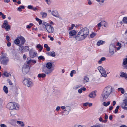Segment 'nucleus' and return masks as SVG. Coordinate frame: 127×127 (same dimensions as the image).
Returning <instances> with one entry per match:
<instances>
[{
  "mask_svg": "<svg viewBox=\"0 0 127 127\" xmlns=\"http://www.w3.org/2000/svg\"><path fill=\"white\" fill-rule=\"evenodd\" d=\"M40 14L42 16V18H45L47 15V13L46 12H41L40 13Z\"/></svg>",
  "mask_w": 127,
  "mask_h": 127,
  "instance_id": "nucleus-27",
  "label": "nucleus"
},
{
  "mask_svg": "<svg viewBox=\"0 0 127 127\" xmlns=\"http://www.w3.org/2000/svg\"><path fill=\"white\" fill-rule=\"evenodd\" d=\"M7 106L10 110H19V106L17 103L14 102H11L8 103Z\"/></svg>",
  "mask_w": 127,
  "mask_h": 127,
  "instance_id": "nucleus-2",
  "label": "nucleus"
},
{
  "mask_svg": "<svg viewBox=\"0 0 127 127\" xmlns=\"http://www.w3.org/2000/svg\"><path fill=\"white\" fill-rule=\"evenodd\" d=\"M91 127H100L98 125H95L93 126H92Z\"/></svg>",
  "mask_w": 127,
  "mask_h": 127,
  "instance_id": "nucleus-62",
  "label": "nucleus"
},
{
  "mask_svg": "<svg viewBox=\"0 0 127 127\" xmlns=\"http://www.w3.org/2000/svg\"><path fill=\"white\" fill-rule=\"evenodd\" d=\"M74 127H82V126L81 125H75Z\"/></svg>",
  "mask_w": 127,
  "mask_h": 127,
  "instance_id": "nucleus-59",
  "label": "nucleus"
},
{
  "mask_svg": "<svg viewBox=\"0 0 127 127\" xmlns=\"http://www.w3.org/2000/svg\"><path fill=\"white\" fill-rule=\"evenodd\" d=\"M71 108L69 106H66V109L67 111L69 112L71 110Z\"/></svg>",
  "mask_w": 127,
  "mask_h": 127,
  "instance_id": "nucleus-42",
  "label": "nucleus"
},
{
  "mask_svg": "<svg viewBox=\"0 0 127 127\" xmlns=\"http://www.w3.org/2000/svg\"><path fill=\"white\" fill-rule=\"evenodd\" d=\"M47 32L50 33H52L54 31V29L53 27L50 25L48 26L46 28Z\"/></svg>",
  "mask_w": 127,
  "mask_h": 127,
  "instance_id": "nucleus-12",
  "label": "nucleus"
},
{
  "mask_svg": "<svg viewBox=\"0 0 127 127\" xmlns=\"http://www.w3.org/2000/svg\"><path fill=\"white\" fill-rule=\"evenodd\" d=\"M51 14L53 16L56 17H58L59 16L58 12L57 11H53Z\"/></svg>",
  "mask_w": 127,
  "mask_h": 127,
  "instance_id": "nucleus-19",
  "label": "nucleus"
},
{
  "mask_svg": "<svg viewBox=\"0 0 127 127\" xmlns=\"http://www.w3.org/2000/svg\"><path fill=\"white\" fill-rule=\"evenodd\" d=\"M105 43V41H103L102 40H99L97 41V45L98 46H99L100 45L104 44Z\"/></svg>",
  "mask_w": 127,
  "mask_h": 127,
  "instance_id": "nucleus-20",
  "label": "nucleus"
},
{
  "mask_svg": "<svg viewBox=\"0 0 127 127\" xmlns=\"http://www.w3.org/2000/svg\"><path fill=\"white\" fill-rule=\"evenodd\" d=\"M127 74L124 72H122L121 73L120 76L121 77H127Z\"/></svg>",
  "mask_w": 127,
  "mask_h": 127,
  "instance_id": "nucleus-33",
  "label": "nucleus"
},
{
  "mask_svg": "<svg viewBox=\"0 0 127 127\" xmlns=\"http://www.w3.org/2000/svg\"><path fill=\"white\" fill-rule=\"evenodd\" d=\"M0 126L1 127H7L6 125L3 124H1L0 125Z\"/></svg>",
  "mask_w": 127,
  "mask_h": 127,
  "instance_id": "nucleus-56",
  "label": "nucleus"
},
{
  "mask_svg": "<svg viewBox=\"0 0 127 127\" xmlns=\"http://www.w3.org/2000/svg\"><path fill=\"white\" fill-rule=\"evenodd\" d=\"M14 110H11L10 112V113L11 115L12 116H14L16 114V111Z\"/></svg>",
  "mask_w": 127,
  "mask_h": 127,
  "instance_id": "nucleus-22",
  "label": "nucleus"
},
{
  "mask_svg": "<svg viewBox=\"0 0 127 127\" xmlns=\"http://www.w3.org/2000/svg\"><path fill=\"white\" fill-rule=\"evenodd\" d=\"M60 106H57L56 108V110L57 111H58L60 110Z\"/></svg>",
  "mask_w": 127,
  "mask_h": 127,
  "instance_id": "nucleus-55",
  "label": "nucleus"
},
{
  "mask_svg": "<svg viewBox=\"0 0 127 127\" xmlns=\"http://www.w3.org/2000/svg\"><path fill=\"white\" fill-rule=\"evenodd\" d=\"M110 103V102L109 101H108L107 103H106L105 102H103V105L104 106L106 107L109 105Z\"/></svg>",
  "mask_w": 127,
  "mask_h": 127,
  "instance_id": "nucleus-31",
  "label": "nucleus"
},
{
  "mask_svg": "<svg viewBox=\"0 0 127 127\" xmlns=\"http://www.w3.org/2000/svg\"><path fill=\"white\" fill-rule=\"evenodd\" d=\"M76 71L74 70H73L72 71H71L70 73V76L71 77H72L73 76V74L76 73Z\"/></svg>",
  "mask_w": 127,
  "mask_h": 127,
  "instance_id": "nucleus-38",
  "label": "nucleus"
},
{
  "mask_svg": "<svg viewBox=\"0 0 127 127\" xmlns=\"http://www.w3.org/2000/svg\"><path fill=\"white\" fill-rule=\"evenodd\" d=\"M122 105V107L124 109L127 110V99H125Z\"/></svg>",
  "mask_w": 127,
  "mask_h": 127,
  "instance_id": "nucleus-13",
  "label": "nucleus"
},
{
  "mask_svg": "<svg viewBox=\"0 0 127 127\" xmlns=\"http://www.w3.org/2000/svg\"><path fill=\"white\" fill-rule=\"evenodd\" d=\"M89 80L88 77L87 76H85L84 77V79L83 82L84 83L88 82L89 81Z\"/></svg>",
  "mask_w": 127,
  "mask_h": 127,
  "instance_id": "nucleus-23",
  "label": "nucleus"
},
{
  "mask_svg": "<svg viewBox=\"0 0 127 127\" xmlns=\"http://www.w3.org/2000/svg\"><path fill=\"white\" fill-rule=\"evenodd\" d=\"M80 32L86 37L89 34V30L86 28H85L82 29Z\"/></svg>",
  "mask_w": 127,
  "mask_h": 127,
  "instance_id": "nucleus-10",
  "label": "nucleus"
},
{
  "mask_svg": "<svg viewBox=\"0 0 127 127\" xmlns=\"http://www.w3.org/2000/svg\"><path fill=\"white\" fill-rule=\"evenodd\" d=\"M29 54L30 56L32 58H33L36 56V53L33 51H29Z\"/></svg>",
  "mask_w": 127,
  "mask_h": 127,
  "instance_id": "nucleus-17",
  "label": "nucleus"
},
{
  "mask_svg": "<svg viewBox=\"0 0 127 127\" xmlns=\"http://www.w3.org/2000/svg\"><path fill=\"white\" fill-rule=\"evenodd\" d=\"M23 83L24 85L28 87H31L32 86V83L29 78H26L23 81Z\"/></svg>",
  "mask_w": 127,
  "mask_h": 127,
  "instance_id": "nucleus-4",
  "label": "nucleus"
},
{
  "mask_svg": "<svg viewBox=\"0 0 127 127\" xmlns=\"http://www.w3.org/2000/svg\"><path fill=\"white\" fill-rule=\"evenodd\" d=\"M88 4L89 5H91L92 4L91 1L90 0H88Z\"/></svg>",
  "mask_w": 127,
  "mask_h": 127,
  "instance_id": "nucleus-61",
  "label": "nucleus"
},
{
  "mask_svg": "<svg viewBox=\"0 0 127 127\" xmlns=\"http://www.w3.org/2000/svg\"><path fill=\"white\" fill-rule=\"evenodd\" d=\"M116 46L113 44H111L109 46V53L111 55L114 53V51L116 52Z\"/></svg>",
  "mask_w": 127,
  "mask_h": 127,
  "instance_id": "nucleus-8",
  "label": "nucleus"
},
{
  "mask_svg": "<svg viewBox=\"0 0 127 127\" xmlns=\"http://www.w3.org/2000/svg\"><path fill=\"white\" fill-rule=\"evenodd\" d=\"M105 60L106 58L105 57H102L98 62V63L99 64H101L102 63V61H104Z\"/></svg>",
  "mask_w": 127,
  "mask_h": 127,
  "instance_id": "nucleus-30",
  "label": "nucleus"
},
{
  "mask_svg": "<svg viewBox=\"0 0 127 127\" xmlns=\"http://www.w3.org/2000/svg\"><path fill=\"white\" fill-rule=\"evenodd\" d=\"M89 104V102H87L86 103H84L83 104V106H87Z\"/></svg>",
  "mask_w": 127,
  "mask_h": 127,
  "instance_id": "nucleus-54",
  "label": "nucleus"
},
{
  "mask_svg": "<svg viewBox=\"0 0 127 127\" xmlns=\"http://www.w3.org/2000/svg\"><path fill=\"white\" fill-rule=\"evenodd\" d=\"M7 45L8 47H10L11 46V43L9 41L7 43Z\"/></svg>",
  "mask_w": 127,
  "mask_h": 127,
  "instance_id": "nucleus-60",
  "label": "nucleus"
},
{
  "mask_svg": "<svg viewBox=\"0 0 127 127\" xmlns=\"http://www.w3.org/2000/svg\"><path fill=\"white\" fill-rule=\"evenodd\" d=\"M112 91V88L110 86H108L103 89L101 95L103 100L105 101L108 98Z\"/></svg>",
  "mask_w": 127,
  "mask_h": 127,
  "instance_id": "nucleus-1",
  "label": "nucleus"
},
{
  "mask_svg": "<svg viewBox=\"0 0 127 127\" xmlns=\"http://www.w3.org/2000/svg\"><path fill=\"white\" fill-rule=\"evenodd\" d=\"M3 90L6 93H7L8 92V88L5 86H4Z\"/></svg>",
  "mask_w": 127,
  "mask_h": 127,
  "instance_id": "nucleus-32",
  "label": "nucleus"
},
{
  "mask_svg": "<svg viewBox=\"0 0 127 127\" xmlns=\"http://www.w3.org/2000/svg\"><path fill=\"white\" fill-rule=\"evenodd\" d=\"M18 38L21 40V44L23 45L25 43L26 41L23 37L21 36H18Z\"/></svg>",
  "mask_w": 127,
  "mask_h": 127,
  "instance_id": "nucleus-14",
  "label": "nucleus"
},
{
  "mask_svg": "<svg viewBox=\"0 0 127 127\" xmlns=\"http://www.w3.org/2000/svg\"><path fill=\"white\" fill-rule=\"evenodd\" d=\"M33 25L32 23H31L29 25L27 26L26 27L28 29H30L31 28V27L33 26Z\"/></svg>",
  "mask_w": 127,
  "mask_h": 127,
  "instance_id": "nucleus-44",
  "label": "nucleus"
},
{
  "mask_svg": "<svg viewBox=\"0 0 127 127\" xmlns=\"http://www.w3.org/2000/svg\"><path fill=\"white\" fill-rule=\"evenodd\" d=\"M2 28H4L5 29L6 31H9L10 29V27L9 25L8 24V22L7 21L5 20L3 25L1 26Z\"/></svg>",
  "mask_w": 127,
  "mask_h": 127,
  "instance_id": "nucleus-7",
  "label": "nucleus"
},
{
  "mask_svg": "<svg viewBox=\"0 0 127 127\" xmlns=\"http://www.w3.org/2000/svg\"><path fill=\"white\" fill-rule=\"evenodd\" d=\"M121 91V93L122 94H123L125 93V90L123 88Z\"/></svg>",
  "mask_w": 127,
  "mask_h": 127,
  "instance_id": "nucleus-58",
  "label": "nucleus"
},
{
  "mask_svg": "<svg viewBox=\"0 0 127 127\" xmlns=\"http://www.w3.org/2000/svg\"><path fill=\"white\" fill-rule=\"evenodd\" d=\"M52 63L51 62H48L45 64V68H52Z\"/></svg>",
  "mask_w": 127,
  "mask_h": 127,
  "instance_id": "nucleus-18",
  "label": "nucleus"
},
{
  "mask_svg": "<svg viewBox=\"0 0 127 127\" xmlns=\"http://www.w3.org/2000/svg\"><path fill=\"white\" fill-rule=\"evenodd\" d=\"M49 56L52 57H55L56 56L55 53L54 51H52L50 54Z\"/></svg>",
  "mask_w": 127,
  "mask_h": 127,
  "instance_id": "nucleus-37",
  "label": "nucleus"
},
{
  "mask_svg": "<svg viewBox=\"0 0 127 127\" xmlns=\"http://www.w3.org/2000/svg\"><path fill=\"white\" fill-rule=\"evenodd\" d=\"M42 25L45 26V28L48 26H49V25L48 23L45 22H43Z\"/></svg>",
  "mask_w": 127,
  "mask_h": 127,
  "instance_id": "nucleus-40",
  "label": "nucleus"
},
{
  "mask_svg": "<svg viewBox=\"0 0 127 127\" xmlns=\"http://www.w3.org/2000/svg\"><path fill=\"white\" fill-rule=\"evenodd\" d=\"M63 112L64 113V115H67L69 113V112L65 110H63Z\"/></svg>",
  "mask_w": 127,
  "mask_h": 127,
  "instance_id": "nucleus-43",
  "label": "nucleus"
},
{
  "mask_svg": "<svg viewBox=\"0 0 127 127\" xmlns=\"http://www.w3.org/2000/svg\"><path fill=\"white\" fill-rule=\"evenodd\" d=\"M123 21L124 23L127 24V17H124L123 19Z\"/></svg>",
  "mask_w": 127,
  "mask_h": 127,
  "instance_id": "nucleus-35",
  "label": "nucleus"
},
{
  "mask_svg": "<svg viewBox=\"0 0 127 127\" xmlns=\"http://www.w3.org/2000/svg\"><path fill=\"white\" fill-rule=\"evenodd\" d=\"M97 69L102 76L105 77L107 76L106 72L103 67L101 66H100L98 67Z\"/></svg>",
  "mask_w": 127,
  "mask_h": 127,
  "instance_id": "nucleus-6",
  "label": "nucleus"
},
{
  "mask_svg": "<svg viewBox=\"0 0 127 127\" xmlns=\"http://www.w3.org/2000/svg\"><path fill=\"white\" fill-rule=\"evenodd\" d=\"M8 58L4 55H1L0 57V61L1 63L3 65H7L8 62Z\"/></svg>",
  "mask_w": 127,
  "mask_h": 127,
  "instance_id": "nucleus-3",
  "label": "nucleus"
},
{
  "mask_svg": "<svg viewBox=\"0 0 127 127\" xmlns=\"http://www.w3.org/2000/svg\"><path fill=\"white\" fill-rule=\"evenodd\" d=\"M120 107V106L119 105L117 106L115 110V113L116 114L117 113H118V109H119Z\"/></svg>",
  "mask_w": 127,
  "mask_h": 127,
  "instance_id": "nucleus-41",
  "label": "nucleus"
},
{
  "mask_svg": "<svg viewBox=\"0 0 127 127\" xmlns=\"http://www.w3.org/2000/svg\"><path fill=\"white\" fill-rule=\"evenodd\" d=\"M112 104H113V106L115 105L116 104V101L115 100L113 101V102Z\"/></svg>",
  "mask_w": 127,
  "mask_h": 127,
  "instance_id": "nucleus-64",
  "label": "nucleus"
},
{
  "mask_svg": "<svg viewBox=\"0 0 127 127\" xmlns=\"http://www.w3.org/2000/svg\"><path fill=\"white\" fill-rule=\"evenodd\" d=\"M52 0H45V1L48 5H49L51 3Z\"/></svg>",
  "mask_w": 127,
  "mask_h": 127,
  "instance_id": "nucleus-45",
  "label": "nucleus"
},
{
  "mask_svg": "<svg viewBox=\"0 0 127 127\" xmlns=\"http://www.w3.org/2000/svg\"><path fill=\"white\" fill-rule=\"evenodd\" d=\"M3 19H5V16L3 14H2L1 15Z\"/></svg>",
  "mask_w": 127,
  "mask_h": 127,
  "instance_id": "nucleus-63",
  "label": "nucleus"
},
{
  "mask_svg": "<svg viewBox=\"0 0 127 127\" xmlns=\"http://www.w3.org/2000/svg\"><path fill=\"white\" fill-rule=\"evenodd\" d=\"M19 46L20 47L19 50L20 51H22L23 52V51L24 47L23 46L21 45H19Z\"/></svg>",
  "mask_w": 127,
  "mask_h": 127,
  "instance_id": "nucleus-36",
  "label": "nucleus"
},
{
  "mask_svg": "<svg viewBox=\"0 0 127 127\" xmlns=\"http://www.w3.org/2000/svg\"><path fill=\"white\" fill-rule=\"evenodd\" d=\"M82 87V85H78L74 87L73 89L75 90H76L77 89H78L79 88L81 87Z\"/></svg>",
  "mask_w": 127,
  "mask_h": 127,
  "instance_id": "nucleus-34",
  "label": "nucleus"
},
{
  "mask_svg": "<svg viewBox=\"0 0 127 127\" xmlns=\"http://www.w3.org/2000/svg\"><path fill=\"white\" fill-rule=\"evenodd\" d=\"M96 35V33L94 32H93L90 35V36L92 38H93Z\"/></svg>",
  "mask_w": 127,
  "mask_h": 127,
  "instance_id": "nucleus-46",
  "label": "nucleus"
},
{
  "mask_svg": "<svg viewBox=\"0 0 127 127\" xmlns=\"http://www.w3.org/2000/svg\"><path fill=\"white\" fill-rule=\"evenodd\" d=\"M86 37L80 31L75 37V38L76 40L80 41L84 39Z\"/></svg>",
  "mask_w": 127,
  "mask_h": 127,
  "instance_id": "nucleus-5",
  "label": "nucleus"
},
{
  "mask_svg": "<svg viewBox=\"0 0 127 127\" xmlns=\"http://www.w3.org/2000/svg\"><path fill=\"white\" fill-rule=\"evenodd\" d=\"M17 124H20L22 127H23L25 126V124L22 121H17Z\"/></svg>",
  "mask_w": 127,
  "mask_h": 127,
  "instance_id": "nucleus-29",
  "label": "nucleus"
},
{
  "mask_svg": "<svg viewBox=\"0 0 127 127\" xmlns=\"http://www.w3.org/2000/svg\"><path fill=\"white\" fill-rule=\"evenodd\" d=\"M32 60L31 59L29 60L28 61H27V63L28 64H31V63H32Z\"/></svg>",
  "mask_w": 127,
  "mask_h": 127,
  "instance_id": "nucleus-50",
  "label": "nucleus"
},
{
  "mask_svg": "<svg viewBox=\"0 0 127 127\" xmlns=\"http://www.w3.org/2000/svg\"><path fill=\"white\" fill-rule=\"evenodd\" d=\"M102 25H103L105 27L107 28L108 27L107 24L104 21H101V22Z\"/></svg>",
  "mask_w": 127,
  "mask_h": 127,
  "instance_id": "nucleus-24",
  "label": "nucleus"
},
{
  "mask_svg": "<svg viewBox=\"0 0 127 127\" xmlns=\"http://www.w3.org/2000/svg\"><path fill=\"white\" fill-rule=\"evenodd\" d=\"M96 92L95 91L91 92L89 95V96L91 98H94L96 96Z\"/></svg>",
  "mask_w": 127,
  "mask_h": 127,
  "instance_id": "nucleus-15",
  "label": "nucleus"
},
{
  "mask_svg": "<svg viewBox=\"0 0 127 127\" xmlns=\"http://www.w3.org/2000/svg\"><path fill=\"white\" fill-rule=\"evenodd\" d=\"M36 47L37 48L39 49L40 52L43 49V47L40 44H38L37 45Z\"/></svg>",
  "mask_w": 127,
  "mask_h": 127,
  "instance_id": "nucleus-28",
  "label": "nucleus"
},
{
  "mask_svg": "<svg viewBox=\"0 0 127 127\" xmlns=\"http://www.w3.org/2000/svg\"><path fill=\"white\" fill-rule=\"evenodd\" d=\"M127 64V58H125L124 59L123 62V64L125 65Z\"/></svg>",
  "mask_w": 127,
  "mask_h": 127,
  "instance_id": "nucleus-39",
  "label": "nucleus"
},
{
  "mask_svg": "<svg viewBox=\"0 0 127 127\" xmlns=\"http://www.w3.org/2000/svg\"><path fill=\"white\" fill-rule=\"evenodd\" d=\"M33 6L31 5H29L28 6V8L30 9H32L33 8Z\"/></svg>",
  "mask_w": 127,
  "mask_h": 127,
  "instance_id": "nucleus-51",
  "label": "nucleus"
},
{
  "mask_svg": "<svg viewBox=\"0 0 127 127\" xmlns=\"http://www.w3.org/2000/svg\"><path fill=\"white\" fill-rule=\"evenodd\" d=\"M14 43L16 45L19 44L20 42L19 39L18 38L15 39L14 41Z\"/></svg>",
  "mask_w": 127,
  "mask_h": 127,
  "instance_id": "nucleus-25",
  "label": "nucleus"
},
{
  "mask_svg": "<svg viewBox=\"0 0 127 127\" xmlns=\"http://www.w3.org/2000/svg\"><path fill=\"white\" fill-rule=\"evenodd\" d=\"M75 26V25L74 24H72L71 25V27H69V30H71L73 29V28Z\"/></svg>",
  "mask_w": 127,
  "mask_h": 127,
  "instance_id": "nucleus-47",
  "label": "nucleus"
},
{
  "mask_svg": "<svg viewBox=\"0 0 127 127\" xmlns=\"http://www.w3.org/2000/svg\"><path fill=\"white\" fill-rule=\"evenodd\" d=\"M30 68L29 66L27 65H24L22 68V71L23 73L24 74H26L29 72Z\"/></svg>",
  "mask_w": 127,
  "mask_h": 127,
  "instance_id": "nucleus-11",
  "label": "nucleus"
},
{
  "mask_svg": "<svg viewBox=\"0 0 127 127\" xmlns=\"http://www.w3.org/2000/svg\"><path fill=\"white\" fill-rule=\"evenodd\" d=\"M46 76L45 73H39L38 74V78L42 77V78H44Z\"/></svg>",
  "mask_w": 127,
  "mask_h": 127,
  "instance_id": "nucleus-21",
  "label": "nucleus"
},
{
  "mask_svg": "<svg viewBox=\"0 0 127 127\" xmlns=\"http://www.w3.org/2000/svg\"><path fill=\"white\" fill-rule=\"evenodd\" d=\"M78 93L79 94L81 93L82 92V91L81 89H79L78 90Z\"/></svg>",
  "mask_w": 127,
  "mask_h": 127,
  "instance_id": "nucleus-53",
  "label": "nucleus"
},
{
  "mask_svg": "<svg viewBox=\"0 0 127 127\" xmlns=\"http://www.w3.org/2000/svg\"><path fill=\"white\" fill-rule=\"evenodd\" d=\"M38 59L39 60H43L44 59V58L43 56H41L38 57Z\"/></svg>",
  "mask_w": 127,
  "mask_h": 127,
  "instance_id": "nucleus-48",
  "label": "nucleus"
},
{
  "mask_svg": "<svg viewBox=\"0 0 127 127\" xmlns=\"http://www.w3.org/2000/svg\"><path fill=\"white\" fill-rule=\"evenodd\" d=\"M3 75L6 77H8L9 75V74L6 72H5L4 73Z\"/></svg>",
  "mask_w": 127,
  "mask_h": 127,
  "instance_id": "nucleus-49",
  "label": "nucleus"
},
{
  "mask_svg": "<svg viewBox=\"0 0 127 127\" xmlns=\"http://www.w3.org/2000/svg\"><path fill=\"white\" fill-rule=\"evenodd\" d=\"M46 50L47 51H49L50 49V47L48 46L46 48Z\"/></svg>",
  "mask_w": 127,
  "mask_h": 127,
  "instance_id": "nucleus-57",
  "label": "nucleus"
},
{
  "mask_svg": "<svg viewBox=\"0 0 127 127\" xmlns=\"http://www.w3.org/2000/svg\"><path fill=\"white\" fill-rule=\"evenodd\" d=\"M6 38L7 41H9L10 37L8 35H7L6 36Z\"/></svg>",
  "mask_w": 127,
  "mask_h": 127,
  "instance_id": "nucleus-52",
  "label": "nucleus"
},
{
  "mask_svg": "<svg viewBox=\"0 0 127 127\" xmlns=\"http://www.w3.org/2000/svg\"><path fill=\"white\" fill-rule=\"evenodd\" d=\"M54 70L53 68H49L44 67L42 70V72L47 75H49Z\"/></svg>",
  "mask_w": 127,
  "mask_h": 127,
  "instance_id": "nucleus-9",
  "label": "nucleus"
},
{
  "mask_svg": "<svg viewBox=\"0 0 127 127\" xmlns=\"http://www.w3.org/2000/svg\"><path fill=\"white\" fill-rule=\"evenodd\" d=\"M29 50V46H26L24 47V50L23 51V52L28 51Z\"/></svg>",
  "mask_w": 127,
  "mask_h": 127,
  "instance_id": "nucleus-26",
  "label": "nucleus"
},
{
  "mask_svg": "<svg viewBox=\"0 0 127 127\" xmlns=\"http://www.w3.org/2000/svg\"><path fill=\"white\" fill-rule=\"evenodd\" d=\"M76 33V32L74 30H72L70 31L69 33V38H71L72 36L75 35Z\"/></svg>",
  "mask_w": 127,
  "mask_h": 127,
  "instance_id": "nucleus-16",
  "label": "nucleus"
}]
</instances>
